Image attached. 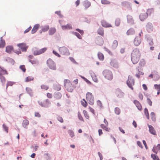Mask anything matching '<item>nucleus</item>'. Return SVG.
<instances>
[{
    "mask_svg": "<svg viewBox=\"0 0 160 160\" xmlns=\"http://www.w3.org/2000/svg\"><path fill=\"white\" fill-rule=\"evenodd\" d=\"M41 87L42 89H44L46 90H48L49 88V87L48 86L44 85H41Z\"/></svg>",
    "mask_w": 160,
    "mask_h": 160,
    "instance_id": "obj_59",
    "label": "nucleus"
},
{
    "mask_svg": "<svg viewBox=\"0 0 160 160\" xmlns=\"http://www.w3.org/2000/svg\"><path fill=\"white\" fill-rule=\"evenodd\" d=\"M86 99L88 101V103L92 105L94 103V97L92 94L90 92H88L86 95Z\"/></svg>",
    "mask_w": 160,
    "mask_h": 160,
    "instance_id": "obj_3",
    "label": "nucleus"
},
{
    "mask_svg": "<svg viewBox=\"0 0 160 160\" xmlns=\"http://www.w3.org/2000/svg\"><path fill=\"white\" fill-rule=\"evenodd\" d=\"M49 26L48 25H46L42 28V30L43 32H45L49 30Z\"/></svg>",
    "mask_w": 160,
    "mask_h": 160,
    "instance_id": "obj_45",
    "label": "nucleus"
},
{
    "mask_svg": "<svg viewBox=\"0 0 160 160\" xmlns=\"http://www.w3.org/2000/svg\"><path fill=\"white\" fill-rule=\"evenodd\" d=\"M141 42V40L140 37L137 36L134 39V44L135 46H139Z\"/></svg>",
    "mask_w": 160,
    "mask_h": 160,
    "instance_id": "obj_11",
    "label": "nucleus"
},
{
    "mask_svg": "<svg viewBox=\"0 0 160 160\" xmlns=\"http://www.w3.org/2000/svg\"><path fill=\"white\" fill-rule=\"evenodd\" d=\"M0 74L1 75H7L8 74V73L4 68L0 66Z\"/></svg>",
    "mask_w": 160,
    "mask_h": 160,
    "instance_id": "obj_24",
    "label": "nucleus"
},
{
    "mask_svg": "<svg viewBox=\"0 0 160 160\" xmlns=\"http://www.w3.org/2000/svg\"><path fill=\"white\" fill-rule=\"evenodd\" d=\"M34 79V78L32 76H29L27 77L25 79V82H28L29 81H33Z\"/></svg>",
    "mask_w": 160,
    "mask_h": 160,
    "instance_id": "obj_44",
    "label": "nucleus"
},
{
    "mask_svg": "<svg viewBox=\"0 0 160 160\" xmlns=\"http://www.w3.org/2000/svg\"><path fill=\"white\" fill-rule=\"evenodd\" d=\"M121 5L122 6L126 7L129 9H131V3L128 2H121Z\"/></svg>",
    "mask_w": 160,
    "mask_h": 160,
    "instance_id": "obj_13",
    "label": "nucleus"
},
{
    "mask_svg": "<svg viewBox=\"0 0 160 160\" xmlns=\"http://www.w3.org/2000/svg\"><path fill=\"white\" fill-rule=\"evenodd\" d=\"M4 61L10 63L12 65H14L15 63L14 60L12 58L9 57H6L4 59Z\"/></svg>",
    "mask_w": 160,
    "mask_h": 160,
    "instance_id": "obj_15",
    "label": "nucleus"
},
{
    "mask_svg": "<svg viewBox=\"0 0 160 160\" xmlns=\"http://www.w3.org/2000/svg\"><path fill=\"white\" fill-rule=\"evenodd\" d=\"M80 77L82 78L88 84H91V82L88 79L86 78L85 77L82 76L80 75Z\"/></svg>",
    "mask_w": 160,
    "mask_h": 160,
    "instance_id": "obj_52",
    "label": "nucleus"
},
{
    "mask_svg": "<svg viewBox=\"0 0 160 160\" xmlns=\"http://www.w3.org/2000/svg\"><path fill=\"white\" fill-rule=\"evenodd\" d=\"M101 127L103 129L105 130L106 131L109 132V130H110V129L107 128L106 126H105L104 124H102L100 125Z\"/></svg>",
    "mask_w": 160,
    "mask_h": 160,
    "instance_id": "obj_47",
    "label": "nucleus"
},
{
    "mask_svg": "<svg viewBox=\"0 0 160 160\" xmlns=\"http://www.w3.org/2000/svg\"><path fill=\"white\" fill-rule=\"evenodd\" d=\"M26 90L27 93L31 97H33V93L32 92V90L30 88L28 87H26Z\"/></svg>",
    "mask_w": 160,
    "mask_h": 160,
    "instance_id": "obj_27",
    "label": "nucleus"
},
{
    "mask_svg": "<svg viewBox=\"0 0 160 160\" xmlns=\"http://www.w3.org/2000/svg\"><path fill=\"white\" fill-rule=\"evenodd\" d=\"M154 78L155 81L158 80L160 78L159 75L155 71H154Z\"/></svg>",
    "mask_w": 160,
    "mask_h": 160,
    "instance_id": "obj_35",
    "label": "nucleus"
},
{
    "mask_svg": "<svg viewBox=\"0 0 160 160\" xmlns=\"http://www.w3.org/2000/svg\"><path fill=\"white\" fill-rule=\"evenodd\" d=\"M43 102L44 105L46 106V107H44L45 108H48L50 106L51 103L48 99H47L43 101Z\"/></svg>",
    "mask_w": 160,
    "mask_h": 160,
    "instance_id": "obj_26",
    "label": "nucleus"
},
{
    "mask_svg": "<svg viewBox=\"0 0 160 160\" xmlns=\"http://www.w3.org/2000/svg\"><path fill=\"white\" fill-rule=\"evenodd\" d=\"M118 44V42L117 40H114L112 46V48H113V49H115L117 47Z\"/></svg>",
    "mask_w": 160,
    "mask_h": 160,
    "instance_id": "obj_41",
    "label": "nucleus"
},
{
    "mask_svg": "<svg viewBox=\"0 0 160 160\" xmlns=\"http://www.w3.org/2000/svg\"><path fill=\"white\" fill-rule=\"evenodd\" d=\"M0 79L1 82L2 83V85H4L5 84V78L2 75H1L0 74Z\"/></svg>",
    "mask_w": 160,
    "mask_h": 160,
    "instance_id": "obj_43",
    "label": "nucleus"
},
{
    "mask_svg": "<svg viewBox=\"0 0 160 160\" xmlns=\"http://www.w3.org/2000/svg\"><path fill=\"white\" fill-rule=\"evenodd\" d=\"M98 56L99 59L101 61H103L104 59V56L102 53L99 52L98 54Z\"/></svg>",
    "mask_w": 160,
    "mask_h": 160,
    "instance_id": "obj_37",
    "label": "nucleus"
},
{
    "mask_svg": "<svg viewBox=\"0 0 160 160\" xmlns=\"http://www.w3.org/2000/svg\"><path fill=\"white\" fill-rule=\"evenodd\" d=\"M76 30L79 32L81 35L84 34V32L83 30H81L79 28H76Z\"/></svg>",
    "mask_w": 160,
    "mask_h": 160,
    "instance_id": "obj_60",
    "label": "nucleus"
},
{
    "mask_svg": "<svg viewBox=\"0 0 160 160\" xmlns=\"http://www.w3.org/2000/svg\"><path fill=\"white\" fill-rule=\"evenodd\" d=\"M46 160H51L50 155L48 153H46L44 154Z\"/></svg>",
    "mask_w": 160,
    "mask_h": 160,
    "instance_id": "obj_54",
    "label": "nucleus"
},
{
    "mask_svg": "<svg viewBox=\"0 0 160 160\" xmlns=\"http://www.w3.org/2000/svg\"><path fill=\"white\" fill-rule=\"evenodd\" d=\"M120 23V20L119 18H117L116 19L115 21V25L116 26H118Z\"/></svg>",
    "mask_w": 160,
    "mask_h": 160,
    "instance_id": "obj_51",
    "label": "nucleus"
},
{
    "mask_svg": "<svg viewBox=\"0 0 160 160\" xmlns=\"http://www.w3.org/2000/svg\"><path fill=\"white\" fill-rule=\"evenodd\" d=\"M38 102L40 106L41 107L44 108V107H46V106L44 105L43 102L40 101H38Z\"/></svg>",
    "mask_w": 160,
    "mask_h": 160,
    "instance_id": "obj_58",
    "label": "nucleus"
},
{
    "mask_svg": "<svg viewBox=\"0 0 160 160\" xmlns=\"http://www.w3.org/2000/svg\"><path fill=\"white\" fill-rule=\"evenodd\" d=\"M61 94L59 92H56L54 94V97L57 99H60L62 97Z\"/></svg>",
    "mask_w": 160,
    "mask_h": 160,
    "instance_id": "obj_25",
    "label": "nucleus"
},
{
    "mask_svg": "<svg viewBox=\"0 0 160 160\" xmlns=\"http://www.w3.org/2000/svg\"><path fill=\"white\" fill-rule=\"evenodd\" d=\"M52 53H53L56 56L60 58L61 57V55L58 53V52H57L55 51L54 50H53L52 51Z\"/></svg>",
    "mask_w": 160,
    "mask_h": 160,
    "instance_id": "obj_63",
    "label": "nucleus"
},
{
    "mask_svg": "<svg viewBox=\"0 0 160 160\" xmlns=\"http://www.w3.org/2000/svg\"><path fill=\"white\" fill-rule=\"evenodd\" d=\"M144 113L147 119H149V115L148 109L147 108H145L144 109Z\"/></svg>",
    "mask_w": 160,
    "mask_h": 160,
    "instance_id": "obj_38",
    "label": "nucleus"
},
{
    "mask_svg": "<svg viewBox=\"0 0 160 160\" xmlns=\"http://www.w3.org/2000/svg\"><path fill=\"white\" fill-rule=\"evenodd\" d=\"M102 74L105 78L111 80L113 77L112 72L108 70H105L102 72Z\"/></svg>",
    "mask_w": 160,
    "mask_h": 160,
    "instance_id": "obj_2",
    "label": "nucleus"
},
{
    "mask_svg": "<svg viewBox=\"0 0 160 160\" xmlns=\"http://www.w3.org/2000/svg\"><path fill=\"white\" fill-rule=\"evenodd\" d=\"M134 81L132 78L130 76H128V79L127 81V84L128 86L131 88L132 90H133V88L132 86L134 84Z\"/></svg>",
    "mask_w": 160,
    "mask_h": 160,
    "instance_id": "obj_5",
    "label": "nucleus"
},
{
    "mask_svg": "<svg viewBox=\"0 0 160 160\" xmlns=\"http://www.w3.org/2000/svg\"><path fill=\"white\" fill-rule=\"evenodd\" d=\"M145 62L143 59H141L139 63V65L140 66H143L145 64Z\"/></svg>",
    "mask_w": 160,
    "mask_h": 160,
    "instance_id": "obj_57",
    "label": "nucleus"
},
{
    "mask_svg": "<svg viewBox=\"0 0 160 160\" xmlns=\"http://www.w3.org/2000/svg\"><path fill=\"white\" fill-rule=\"evenodd\" d=\"M148 126L149 128V131L151 134L155 135H156V131L153 127L151 125L148 124Z\"/></svg>",
    "mask_w": 160,
    "mask_h": 160,
    "instance_id": "obj_21",
    "label": "nucleus"
},
{
    "mask_svg": "<svg viewBox=\"0 0 160 160\" xmlns=\"http://www.w3.org/2000/svg\"><path fill=\"white\" fill-rule=\"evenodd\" d=\"M154 11V9L153 8H149L148 9L147 11V12H146L147 15H150L152 12Z\"/></svg>",
    "mask_w": 160,
    "mask_h": 160,
    "instance_id": "obj_42",
    "label": "nucleus"
},
{
    "mask_svg": "<svg viewBox=\"0 0 160 160\" xmlns=\"http://www.w3.org/2000/svg\"><path fill=\"white\" fill-rule=\"evenodd\" d=\"M57 119L61 123H62L63 122V120L62 117L58 116L57 117Z\"/></svg>",
    "mask_w": 160,
    "mask_h": 160,
    "instance_id": "obj_64",
    "label": "nucleus"
},
{
    "mask_svg": "<svg viewBox=\"0 0 160 160\" xmlns=\"http://www.w3.org/2000/svg\"><path fill=\"white\" fill-rule=\"evenodd\" d=\"M5 42L4 40L2 39V37L0 38V48H3L5 45Z\"/></svg>",
    "mask_w": 160,
    "mask_h": 160,
    "instance_id": "obj_29",
    "label": "nucleus"
},
{
    "mask_svg": "<svg viewBox=\"0 0 160 160\" xmlns=\"http://www.w3.org/2000/svg\"><path fill=\"white\" fill-rule=\"evenodd\" d=\"M151 157L153 160H160L159 158H158V156L153 154H151Z\"/></svg>",
    "mask_w": 160,
    "mask_h": 160,
    "instance_id": "obj_48",
    "label": "nucleus"
},
{
    "mask_svg": "<svg viewBox=\"0 0 160 160\" xmlns=\"http://www.w3.org/2000/svg\"><path fill=\"white\" fill-rule=\"evenodd\" d=\"M61 28L63 30H71L72 29V25L70 23H68L65 25H62Z\"/></svg>",
    "mask_w": 160,
    "mask_h": 160,
    "instance_id": "obj_16",
    "label": "nucleus"
},
{
    "mask_svg": "<svg viewBox=\"0 0 160 160\" xmlns=\"http://www.w3.org/2000/svg\"><path fill=\"white\" fill-rule=\"evenodd\" d=\"M39 26L40 25L39 24H35L31 30V33L33 34L35 33L38 29Z\"/></svg>",
    "mask_w": 160,
    "mask_h": 160,
    "instance_id": "obj_22",
    "label": "nucleus"
},
{
    "mask_svg": "<svg viewBox=\"0 0 160 160\" xmlns=\"http://www.w3.org/2000/svg\"><path fill=\"white\" fill-rule=\"evenodd\" d=\"M53 89L57 91H59L61 89L60 85L56 83L53 85Z\"/></svg>",
    "mask_w": 160,
    "mask_h": 160,
    "instance_id": "obj_31",
    "label": "nucleus"
},
{
    "mask_svg": "<svg viewBox=\"0 0 160 160\" xmlns=\"http://www.w3.org/2000/svg\"><path fill=\"white\" fill-rule=\"evenodd\" d=\"M155 88L157 90V95H159L160 94V84H155L154 85Z\"/></svg>",
    "mask_w": 160,
    "mask_h": 160,
    "instance_id": "obj_36",
    "label": "nucleus"
},
{
    "mask_svg": "<svg viewBox=\"0 0 160 160\" xmlns=\"http://www.w3.org/2000/svg\"><path fill=\"white\" fill-rule=\"evenodd\" d=\"M47 63L50 69L54 70H56V64L51 59L49 58L47 60Z\"/></svg>",
    "mask_w": 160,
    "mask_h": 160,
    "instance_id": "obj_4",
    "label": "nucleus"
},
{
    "mask_svg": "<svg viewBox=\"0 0 160 160\" xmlns=\"http://www.w3.org/2000/svg\"><path fill=\"white\" fill-rule=\"evenodd\" d=\"M135 105L138 109L140 111L142 110V106L140 102L137 100H134L133 101Z\"/></svg>",
    "mask_w": 160,
    "mask_h": 160,
    "instance_id": "obj_19",
    "label": "nucleus"
},
{
    "mask_svg": "<svg viewBox=\"0 0 160 160\" xmlns=\"http://www.w3.org/2000/svg\"><path fill=\"white\" fill-rule=\"evenodd\" d=\"M29 122L27 119H25L23 120L22 122V125L23 127L27 129V126L29 124Z\"/></svg>",
    "mask_w": 160,
    "mask_h": 160,
    "instance_id": "obj_28",
    "label": "nucleus"
},
{
    "mask_svg": "<svg viewBox=\"0 0 160 160\" xmlns=\"http://www.w3.org/2000/svg\"><path fill=\"white\" fill-rule=\"evenodd\" d=\"M47 48H44L39 50H36L33 51V54L35 56L44 53L47 50Z\"/></svg>",
    "mask_w": 160,
    "mask_h": 160,
    "instance_id": "obj_9",
    "label": "nucleus"
},
{
    "mask_svg": "<svg viewBox=\"0 0 160 160\" xmlns=\"http://www.w3.org/2000/svg\"><path fill=\"white\" fill-rule=\"evenodd\" d=\"M96 43L99 45H102L103 43V38L100 36H98L96 40Z\"/></svg>",
    "mask_w": 160,
    "mask_h": 160,
    "instance_id": "obj_12",
    "label": "nucleus"
},
{
    "mask_svg": "<svg viewBox=\"0 0 160 160\" xmlns=\"http://www.w3.org/2000/svg\"><path fill=\"white\" fill-rule=\"evenodd\" d=\"M56 32V29L54 28H50L48 31V33L50 35H52Z\"/></svg>",
    "mask_w": 160,
    "mask_h": 160,
    "instance_id": "obj_30",
    "label": "nucleus"
},
{
    "mask_svg": "<svg viewBox=\"0 0 160 160\" xmlns=\"http://www.w3.org/2000/svg\"><path fill=\"white\" fill-rule=\"evenodd\" d=\"M13 47L12 45L7 46L6 47V50L5 51L7 53L9 54L12 53V51H13Z\"/></svg>",
    "mask_w": 160,
    "mask_h": 160,
    "instance_id": "obj_17",
    "label": "nucleus"
},
{
    "mask_svg": "<svg viewBox=\"0 0 160 160\" xmlns=\"http://www.w3.org/2000/svg\"><path fill=\"white\" fill-rule=\"evenodd\" d=\"M102 26L104 27H111L112 25L108 23H107L105 20H102L101 21Z\"/></svg>",
    "mask_w": 160,
    "mask_h": 160,
    "instance_id": "obj_23",
    "label": "nucleus"
},
{
    "mask_svg": "<svg viewBox=\"0 0 160 160\" xmlns=\"http://www.w3.org/2000/svg\"><path fill=\"white\" fill-rule=\"evenodd\" d=\"M78 119L81 121H84V120L82 115L80 114L79 112H78Z\"/></svg>",
    "mask_w": 160,
    "mask_h": 160,
    "instance_id": "obj_62",
    "label": "nucleus"
},
{
    "mask_svg": "<svg viewBox=\"0 0 160 160\" xmlns=\"http://www.w3.org/2000/svg\"><path fill=\"white\" fill-rule=\"evenodd\" d=\"M135 33V31L133 28H131L128 30L127 32V35H133Z\"/></svg>",
    "mask_w": 160,
    "mask_h": 160,
    "instance_id": "obj_33",
    "label": "nucleus"
},
{
    "mask_svg": "<svg viewBox=\"0 0 160 160\" xmlns=\"http://www.w3.org/2000/svg\"><path fill=\"white\" fill-rule=\"evenodd\" d=\"M20 69L23 72H25L26 71V69L24 65H21L19 67Z\"/></svg>",
    "mask_w": 160,
    "mask_h": 160,
    "instance_id": "obj_56",
    "label": "nucleus"
},
{
    "mask_svg": "<svg viewBox=\"0 0 160 160\" xmlns=\"http://www.w3.org/2000/svg\"><path fill=\"white\" fill-rule=\"evenodd\" d=\"M141 54L138 49L136 48L134 49L131 53V60L134 64H137L139 61Z\"/></svg>",
    "mask_w": 160,
    "mask_h": 160,
    "instance_id": "obj_1",
    "label": "nucleus"
},
{
    "mask_svg": "<svg viewBox=\"0 0 160 160\" xmlns=\"http://www.w3.org/2000/svg\"><path fill=\"white\" fill-rule=\"evenodd\" d=\"M150 116L152 121L155 122L156 119L155 113L152 112L150 113Z\"/></svg>",
    "mask_w": 160,
    "mask_h": 160,
    "instance_id": "obj_40",
    "label": "nucleus"
},
{
    "mask_svg": "<svg viewBox=\"0 0 160 160\" xmlns=\"http://www.w3.org/2000/svg\"><path fill=\"white\" fill-rule=\"evenodd\" d=\"M146 28L148 32L150 33L153 30V26L152 23L148 22L146 25Z\"/></svg>",
    "mask_w": 160,
    "mask_h": 160,
    "instance_id": "obj_10",
    "label": "nucleus"
},
{
    "mask_svg": "<svg viewBox=\"0 0 160 160\" xmlns=\"http://www.w3.org/2000/svg\"><path fill=\"white\" fill-rule=\"evenodd\" d=\"M17 46L20 48L23 52H26L28 48L25 43H21L17 44Z\"/></svg>",
    "mask_w": 160,
    "mask_h": 160,
    "instance_id": "obj_8",
    "label": "nucleus"
},
{
    "mask_svg": "<svg viewBox=\"0 0 160 160\" xmlns=\"http://www.w3.org/2000/svg\"><path fill=\"white\" fill-rule=\"evenodd\" d=\"M101 2L103 4H109L110 2L107 0H101Z\"/></svg>",
    "mask_w": 160,
    "mask_h": 160,
    "instance_id": "obj_53",
    "label": "nucleus"
},
{
    "mask_svg": "<svg viewBox=\"0 0 160 160\" xmlns=\"http://www.w3.org/2000/svg\"><path fill=\"white\" fill-rule=\"evenodd\" d=\"M98 33L102 36L104 35V31L102 28H99L97 31Z\"/></svg>",
    "mask_w": 160,
    "mask_h": 160,
    "instance_id": "obj_39",
    "label": "nucleus"
},
{
    "mask_svg": "<svg viewBox=\"0 0 160 160\" xmlns=\"http://www.w3.org/2000/svg\"><path fill=\"white\" fill-rule=\"evenodd\" d=\"M68 132L71 138H73L74 136V132L72 130H69L68 131Z\"/></svg>",
    "mask_w": 160,
    "mask_h": 160,
    "instance_id": "obj_50",
    "label": "nucleus"
},
{
    "mask_svg": "<svg viewBox=\"0 0 160 160\" xmlns=\"http://www.w3.org/2000/svg\"><path fill=\"white\" fill-rule=\"evenodd\" d=\"M127 22L130 25H132L134 24V20L132 17L129 15L127 16Z\"/></svg>",
    "mask_w": 160,
    "mask_h": 160,
    "instance_id": "obj_14",
    "label": "nucleus"
},
{
    "mask_svg": "<svg viewBox=\"0 0 160 160\" xmlns=\"http://www.w3.org/2000/svg\"><path fill=\"white\" fill-rule=\"evenodd\" d=\"M15 83V82L8 81L6 84V89H7L8 86H12Z\"/></svg>",
    "mask_w": 160,
    "mask_h": 160,
    "instance_id": "obj_46",
    "label": "nucleus"
},
{
    "mask_svg": "<svg viewBox=\"0 0 160 160\" xmlns=\"http://www.w3.org/2000/svg\"><path fill=\"white\" fill-rule=\"evenodd\" d=\"M147 41L150 46H152L153 45V39L151 38H147Z\"/></svg>",
    "mask_w": 160,
    "mask_h": 160,
    "instance_id": "obj_49",
    "label": "nucleus"
},
{
    "mask_svg": "<svg viewBox=\"0 0 160 160\" xmlns=\"http://www.w3.org/2000/svg\"><path fill=\"white\" fill-rule=\"evenodd\" d=\"M58 50L60 53L62 54L66 55H68L69 54V50L65 47H59Z\"/></svg>",
    "mask_w": 160,
    "mask_h": 160,
    "instance_id": "obj_6",
    "label": "nucleus"
},
{
    "mask_svg": "<svg viewBox=\"0 0 160 160\" xmlns=\"http://www.w3.org/2000/svg\"><path fill=\"white\" fill-rule=\"evenodd\" d=\"M83 112L85 117L87 119H88L89 118V116L87 112L85 110H83Z\"/></svg>",
    "mask_w": 160,
    "mask_h": 160,
    "instance_id": "obj_61",
    "label": "nucleus"
},
{
    "mask_svg": "<svg viewBox=\"0 0 160 160\" xmlns=\"http://www.w3.org/2000/svg\"><path fill=\"white\" fill-rule=\"evenodd\" d=\"M115 112L116 114L119 115L120 113V109L118 108H115Z\"/></svg>",
    "mask_w": 160,
    "mask_h": 160,
    "instance_id": "obj_55",
    "label": "nucleus"
},
{
    "mask_svg": "<svg viewBox=\"0 0 160 160\" xmlns=\"http://www.w3.org/2000/svg\"><path fill=\"white\" fill-rule=\"evenodd\" d=\"M70 33L73 35H75L78 39H82V37L80 35L78 32H75L74 31H71Z\"/></svg>",
    "mask_w": 160,
    "mask_h": 160,
    "instance_id": "obj_32",
    "label": "nucleus"
},
{
    "mask_svg": "<svg viewBox=\"0 0 160 160\" xmlns=\"http://www.w3.org/2000/svg\"><path fill=\"white\" fill-rule=\"evenodd\" d=\"M110 65L116 68H117L118 67V65L117 62L115 60H112L110 62Z\"/></svg>",
    "mask_w": 160,
    "mask_h": 160,
    "instance_id": "obj_18",
    "label": "nucleus"
},
{
    "mask_svg": "<svg viewBox=\"0 0 160 160\" xmlns=\"http://www.w3.org/2000/svg\"><path fill=\"white\" fill-rule=\"evenodd\" d=\"M148 17V15L146 13H142L139 15V18L141 21H143L147 18Z\"/></svg>",
    "mask_w": 160,
    "mask_h": 160,
    "instance_id": "obj_20",
    "label": "nucleus"
},
{
    "mask_svg": "<svg viewBox=\"0 0 160 160\" xmlns=\"http://www.w3.org/2000/svg\"><path fill=\"white\" fill-rule=\"evenodd\" d=\"M83 5L86 8H89L91 5V2L88 0H86L84 1Z\"/></svg>",
    "mask_w": 160,
    "mask_h": 160,
    "instance_id": "obj_34",
    "label": "nucleus"
},
{
    "mask_svg": "<svg viewBox=\"0 0 160 160\" xmlns=\"http://www.w3.org/2000/svg\"><path fill=\"white\" fill-rule=\"evenodd\" d=\"M115 94L118 98H123L124 95V93L119 88H117L116 89Z\"/></svg>",
    "mask_w": 160,
    "mask_h": 160,
    "instance_id": "obj_7",
    "label": "nucleus"
}]
</instances>
